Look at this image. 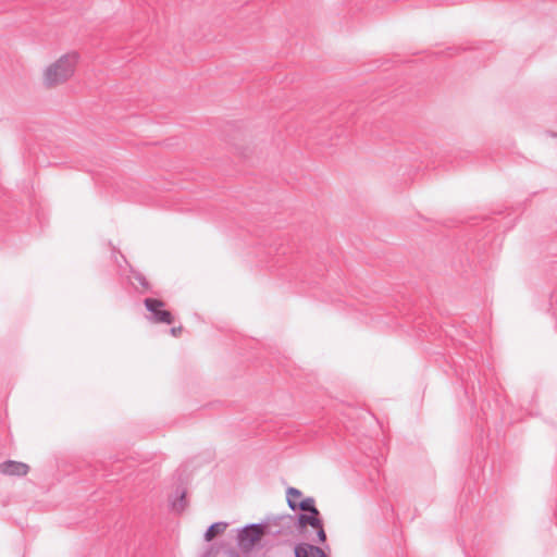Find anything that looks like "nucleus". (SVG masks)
I'll return each instance as SVG.
<instances>
[{"instance_id": "11", "label": "nucleus", "mask_w": 557, "mask_h": 557, "mask_svg": "<svg viewBox=\"0 0 557 557\" xmlns=\"http://www.w3.org/2000/svg\"><path fill=\"white\" fill-rule=\"evenodd\" d=\"M132 274H133V277L144 288V292H151V285H150V283L148 282V280L146 278V276L143 273L132 269Z\"/></svg>"}, {"instance_id": "4", "label": "nucleus", "mask_w": 557, "mask_h": 557, "mask_svg": "<svg viewBox=\"0 0 557 557\" xmlns=\"http://www.w3.org/2000/svg\"><path fill=\"white\" fill-rule=\"evenodd\" d=\"M263 534H267L263 521L259 523H248L237 529V546L244 553H249L255 548Z\"/></svg>"}, {"instance_id": "6", "label": "nucleus", "mask_w": 557, "mask_h": 557, "mask_svg": "<svg viewBox=\"0 0 557 557\" xmlns=\"http://www.w3.org/2000/svg\"><path fill=\"white\" fill-rule=\"evenodd\" d=\"M28 470V465L22 461L7 460L0 463V472L4 475L24 476Z\"/></svg>"}, {"instance_id": "15", "label": "nucleus", "mask_w": 557, "mask_h": 557, "mask_svg": "<svg viewBox=\"0 0 557 557\" xmlns=\"http://www.w3.org/2000/svg\"><path fill=\"white\" fill-rule=\"evenodd\" d=\"M210 554H211V553H210V550H209V552H207V553L203 555V557H210Z\"/></svg>"}, {"instance_id": "7", "label": "nucleus", "mask_w": 557, "mask_h": 557, "mask_svg": "<svg viewBox=\"0 0 557 557\" xmlns=\"http://www.w3.org/2000/svg\"><path fill=\"white\" fill-rule=\"evenodd\" d=\"M227 525L228 523L224 521L213 522L208 527L203 534L205 541L211 542L216 535L222 534L226 530Z\"/></svg>"}, {"instance_id": "12", "label": "nucleus", "mask_w": 557, "mask_h": 557, "mask_svg": "<svg viewBox=\"0 0 557 557\" xmlns=\"http://www.w3.org/2000/svg\"><path fill=\"white\" fill-rule=\"evenodd\" d=\"M312 557H329L326 553L318 545L313 546Z\"/></svg>"}, {"instance_id": "1", "label": "nucleus", "mask_w": 557, "mask_h": 557, "mask_svg": "<svg viewBox=\"0 0 557 557\" xmlns=\"http://www.w3.org/2000/svg\"><path fill=\"white\" fill-rule=\"evenodd\" d=\"M293 506L296 507V510L300 511L296 515V518L298 519V532L305 534L307 528L311 527L315 530V536L311 537V541L324 544L326 542V533L321 513L315 506L314 498H302L298 504H293Z\"/></svg>"}, {"instance_id": "3", "label": "nucleus", "mask_w": 557, "mask_h": 557, "mask_svg": "<svg viewBox=\"0 0 557 557\" xmlns=\"http://www.w3.org/2000/svg\"><path fill=\"white\" fill-rule=\"evenodd\" d=\"M263 523L267 534L271 536L290 535L298 531V519L289 513L268 517Z\"/></svg>"}, {"instance_id": "8", "label": "nucleus", "mask_w": 557, "mask_h": 557, "mask_svg": "<svg viewBox=\"0 0 557 557\" xmlns=\"http://www.w3.org/2000/svg\"><path fill=\"white\" fill-rule=\"evenodd\" d=\"M186 504L185 490H176L175 496L170 499L171 509L176 512H182L185 509Z\"/></svg>"}, {"instance_id": "14", "label": "nucleus", "mask_w": 557, "mask_h": 557, "mask_svg": "<svg viewBox=\"0 0 557 557\" xmlns=\"http://www.w3.org/2000/svg\"><path fill=\"white\" fill-rule=\"evenodd\" d=\"M228 556L230 557H239L238 553L236 550H234V549H230L228 550Z\"/></svg>"}, {"instance_id": "13", "label": "nucleus", "mask_w": 557, "mask_h": 557, "mask_svg": "<svg viewBox=\"0 0 557 557\" xmlns=\"http://www.w3.org/2000/svg\"><path fill=\"white\" fill-rule=\"evenodd\" d=\"M182 332V326H174L170 330V333L173 336H177Z\"/></svg>"}, {"instance_id": "10", "label": "nucleus", "mask_w": 557, "mask_h": 557, "mask_svg": "<svg viewBox=\"0 0 557 557\" xmlns=\"http://www.w3.org/2000/svg\"><path fill=\"white\" fill-rule=\"evenodd\" d=\"M313 544L299 543L294 548V557H310L313 553Z\"/></svg>"}, {"instance_id": "2", "label": "nucleus", "mask_w": 557, "mask_h": 557, "mask_svg": "<svg viewBox=\"0 0 557 557\" xmlns=\"http://www.w3.org/2000/svg\"><path fill=\"white\" fill-rule=\"evenodd\" d=\"M77 60L78 55L75 52L61 55L55 62L46 69L44 74L45 85L52 87L62 84L72 77Z\"/></svg>"}, {"instance_id": "9", "label": "nucleus", "mask_w": 557, "mask_h": 557, "mask_svg": "<svg viewBox=\"0 0 557 557\" xmlns=\"http://www.w3.org/2000/svg\"><path fill=\"white\" fill-rule=\"evenodd\" d=\"M302 496V493L300 490L296 488V487H288L287 491H286V500H287V505L288 507L293 510V511H296V507L293 506V504H298V502L300 500Z\"/></svg>"}, {"instance_id": "5", "label": "nucleus", "mask_w": 557, "mask_h": 557, "mask_svg": "<svg viewBox=\"0 0 557 557\" xmlns=\"http://www.w3.org/2000/svg\"><path fill=\"white\" fill-rule=\"evenodd\" d=\"M144 305L148 312H150V319L157 323L171 324L173 322L172 313L164 309V302L158 298H146Z\"/></svg>"}]
</instances>
